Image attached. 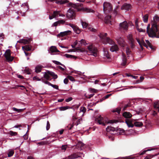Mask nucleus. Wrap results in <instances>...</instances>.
<instances>
[{"label":"nucleus","instance_id":"1","mask_svg":"<svg viewBox=\"0 0 159 159\" xmlns=\"http://www.w3.org/2000/svg\"><path fill=\"white\" fill-rule=\"evenodd\" d=\"M159 24V17L155 15L151 22L152 27L148 24L147 27V32L148 36L151 37L159 38V30L158 26Z\"/></svg>","mask_w":159,"mask_h":159},{"label":"nucleus","instance_id":"2","mask_svg":"<svg viewBox=\"0 0 159 159\" xmlns=\"http://www.w3.org/2000/svg\"><path fill=\"white\" fill-rule=\"evenodd\" d=\"M107 35V33L101 34L99 35V37L103 43L105 44L108 43L110 45H112L110 48L111 51L114 52L118 51L119 48L117 45L116 44L114 41L110 38L107 37H106Z\"/></svg>","mask_w":159,"mask_h":159},{"label":"nucleus","instance_id":"3","mask_svg":"<svg viewBox=\"0 0 159 159\" xmlns=\"http://www.w3.org/2000/svg\"><path fill=\"white\" fill-rule=\"evenodd\" d=\"M103 10L104 13L107 14L110 13L112 9V5L109 2H105L103 4Z\"/></svg>","mask_w":159,"mask_h":159},{"label":"nucleus","instance_id":"4","mask_svg":"<svg viewBox=\"0 0 159 159\" xmlns=\"http://www.w3.org/2000/svg\"><path fill=\"white\" fill-rule=\"evenodd\" d=\"M88 49L90 53V55L97 57L98 56V51L97 48L92 44L88 47Z\"/></svg>","mask_w":159,"mask_h":159},{"label":"nucleus","instance_id":"5","mask_svg":"<svg viewBox=\"0 0 159 159\" xmlns=\"http://www.w3.org/2000/svg\"><path fill=\"white\" fill-rule=\"evenodd\" d=\"M75 12L74 10L72 8H70L67 11L66 17L70 20H72L75 18Z\"/></svg>","mask_w":159,"mask_h":159},{"label":"nucleus","instance_id":"6","mask_svg":"<svg viewBox=\"0 0 159 159\" xmlns=\"http://www.w3.org/2000/svg\"><path fill=\"white\" fill-rule=\"evenodd\" d=\"M4 56L8 61H11L14 59V57L11 56V50L10 49H7L6 51Z\"/></svg>","mask_w":159,"mask_h":159},{"label":"nucleus","instance_id":"7","mask_svg":"<svg viewBox=\"0 0 159 159\" xmlns=\"http://www.w3.org/2000/svg\"><path fill=\"white\" fill-rule=\"evenodd\" d=\"M95 121L99 125H102L104 126L105 125L104 119L101 115L99 116L96 118Z\"/></svg>","mask_w":159,"mask_h":159},{"label":"nucleus","instance_id":"8","mask_svg":"<svg viewBox=\"0 0 159 159\" xmlns=\"http://www.w3.org/2000/svg\"><path fill=\"white\" fill-rule=\"evenodd\" d=\"M127 38L129 40V42L130 45V47L131 48H133L135 46L134 44L135 41L133 37L132 34H129Z\"/></svg>","mask_w":159,"mask_h":159},{"label":"nucleus","instance_id":"9","mask_svg":"<svg viewBox=\"0 0 159 159\" xmlns=\"http://www.w3.org/2000/svg\"><path fill=\"white\" fill-rule=\"evenodd\" d=\"M82 154H83L81 153H74L68 156L66 158V159H74L75 158H77L79 157H81Z\"/></svg>","mask_w":159,"mask_h":159},{"label":"nucleus","instance_id":"10","mask_svg":"<svg viewBox=\"0 0 159 159\" xmlns=\"http://www.w3.org/2000/svg\"><path fill=\"white\" fill-rule=\"evenodd\" d=\"M119 25L120 29L121 30H127L128 27L127 23L125 21L120 23Z\"/></svg>","mask_w":159,"mask_h":159},{"label":"nucleus","instance_id":"11","mask_svg":"<svg viewBox=\"0 0 159 159\" xmlns=\"http://www.w3.org/2000/svg\"><path fill=\"white\" fill-rule=\"evenodd\" d=\"M136 39L142 48L143 46L146 47L147 48H148V46L146 44V43H145L143 39H142L141 40H140L138 38H136Z\"/></svg>","mask_w":159,"mask_h":159},{"label":"nucleus","instance_id":"12","mask_svg":"<svg viewBox=\"0 0 159 159\" xmlns=\"http://www.w3.org/2000/svg\"><path fill=\"white\" fill-rule=\"evenodd\" d=\"M48 52L51 55L54 54L52 53H53L58 52H59V51L57 49L56 47L54 46H51L49 49L48 50Z\"/></svg>","mask_w":159,"mask_h":159},{"label":"nucleus","instance_id":"13","mask_svg":"<svg viewBox=\"0 0 159 159\" xmlns=\"http://www.w3.org/2000/svg\"><path fill=\"white\" fill-rule=\"evenodd\" d=\"M104 57L105 59L108 60V61H111V57L109 54L108 53L107 50L105 48L103 49Z\"/></svg>","mask_w":159,"mask_h":159},{"label":"nucleus","instance_id":"14","mask_svg":"<svg viewBox=\"0 0 159 159\" xmlns=\"http://www.w3.org/2000/svg\"><path fill=\"white\" fill-rule=\"evenodd\" d=\"M131 8V5L130 4L125 3L121 7V9L124 10L125 12L128 11Z\"/></svg>","mask_w":159,"mask_h":159},{"label":"nucleus","instance_id":"15","mask_svg":"<svg viewBox=\"0 0 159 159\" xmlns=\"http://www.w3.org/2000/svg\"><path fill=\"white\" fill-rule=\"evenodd\" d=\"M118 43L121 46L125 47L126 45V43L124 39L121 38H120L116 39Z\"/></svg>","mask_w":159,"mask_h":159},{"label":"nucleus","instance_id":"16","mask_svg":"<svg viewBox=\"0 0 159 159\" xmlns=\"http://www.w3.org/2000/svg\"><path fill=\"white\" fill-rule=\"evenodd\" d=\"M53 16L55 18L58 17V16L64 17L65 15L60 13V11H53Z\"/></svg>","mask_w":159,"mask_h":159},{"label":"nucleus","instance_id":"17","mask_svg":"<svg viewBox=\"0 0 159 159\" xmlns=\"http://www.w3.org/2000/svg\"><path fill=\"white\" fill-rule=\"evenodd\" d=\"M65 22V21L63 20H61L55 22L52 25V26H57L61 24H64Z\"/></svg>","mask_w":159,"mask_h":159},{"label":"nucleus","instance_id":"18","mask_svg":"<svg viewBox=\"0 0 159 159\" xmlns=\"http://www.w3.org/2000/svg\"><path fill=\"white\" fill-rule=\"evenodd\" d=\"M42 81L45 84H48L49 85H50L53 88L57 89H58V86L57 85H54L48 82V81H44L43 78H42Z\"/></svg>","mask_w":159,"mask_h":159},{"label":"nucleus","instance_id":"19","mask_svg":"<svg viewBox=\"0 0 159 159\" xmlns=\"http://www.w3.org/2000/svg\"><path fill=\"white\" fill-rule=\"evenodd\" d=\"M71 31L70 30H67L64 32H61L60 34H58L57 35V37H63L66 35L70 34H71Z\"/></svg>","mask_w":159,"mask_h":159},{"label":"nucleus","instance_id":"20","mask_svg":"<svg viewBox=\"0 0 159 159\" xmlns=\"http://www.w3.org/2000/svg\"><path fill=\"white\" fill-rule=\"evenodd\" d=\"M22 49L24 51V52L25 55L26 56H27L29 55V53L28 52H26V51H30V47H29V45H26L25 46H22Z\"/></svg>","mask_w":159,"mask_h":159},{"label":"nucleus","instance_id":"21","mask_svg":"<svg viewBox=\"0 0 159 159\" xmlns=\"http://www.w3.org/2000/svg\"><path fill=\"white\" fill-rule=\"evenodd\" d=\"M48 71L46 72H43L42 73L43 76V77L44 79V80H45L44 79H46V80H48L50 79V74L48 73Z\"/></svg>","mask_w":159,"mask_h":159},{"label":"nucleus","instance_id":"22","mask_svg":"<svg viewBox=\"0 0 159 159\" xmlns=\"http://www.w3.org/2000/svg\"><path fill=\"white\" fill-rule=\"evenodd\" d=\"M123 116L126 118H130L132 115L129 112H125L123 113Z\"/></svg>","mask_w":159,"mask_h":159},{"label":"nucleus","instance_id":"23","mask_svg":"<svg viewBox=\"0 0 159 159\" xmlns=\"http://www.w3.org/2000/svg\"><path fill=\"white\" fill-rule=\"evenodd\" d=\"M122 62L121 63V65L122 66H125L126 63L127 59L125 55L123 53H122Z\"/></svg>","mask_w":159,"mask_h":159},{"label":"nucleus","instance_id":"24","mask_svg":"<svg viewBox=\"0 0 159 159\" xmlns=\"http://www.w3.org/2000/svg\"><path fill=\"white\" fill-rule=\"evenodd\" d=\"M111 16L110 15L107 16L104 19V21L107 24H111Z\"/></svg>","mask_w":159,"mask_h":159},{"label":"nucleus","instance_id":"25","mask_svg":"<svg viewBox=\"0 0 159 159\" xmlns=\"http://www.w3.org/2000/svg\"><path fill=\"white\" fill-rule=\"evenodd\" d=\"M43 66L41 65H37L35 68V71L36 73H38L40 72L42 70Z\"/></svg>","mask_w":159,"mask_h":159},{"label":"nucleus","instance_id":"26","mask_svg":"<svg viewBox=\"0 0 159 159\" xmlns=\"http://www.w3.org/2000/svg\"><path fill=\"white\" fill-rule=\"evenodd\" d=\"M22 70L23 72L26 74H30V70L28 67H25V68H23Z\"/></svg>","mask_w":159,"mask_h":159},{"label":"nucleus","instance_id":"27","mask_svg":"<svg viewBox=\"0 0 159 159\" xmlns=\"http://www.w3.org/2000/svg\"><path fill=\"white\" fill-rule=\"evenodd\" d=\"M154 108L155 110H157L158 111H159V101H157L154 103Z\"/></svg>","mask_w":159,"mask_h":159},{"label":"nucleus","instance_id":"28","mask_svg":"<svg viewBox=\"0 0 159 159\" xmlns=\"http://www.w3.org/2000/svg\"><path fill=\"white\" fill-rule=\"evenodd\" d=\"M79 47L83 45H86L87 44L85 40L83 39H82L80 41H79Z\"/></svg>","mask_w":159,"mask_h":159},{"label":"nucleus","instance_id":"29","mask_svg":"<svg viewBox=\"0 0 159 159\" xmlns=\"http://www.w3.org/2000/svg\"><path fill=\"white\" fill-rule=\"evenodd\" d=\"M156 157V155H149L145 157L144 159H155Z\"/></svg>","mask_w":159,"mask_h":159},{"label":"nucleus","instance_id":"30","mask_svg":"<svg viewBox=\"0 0 159 159\" xmlns=\"http://www.w3.org/2000/svg\"><path fill=\"white\" fill-rule=\"evenodd\" d=\"M17 43H23L25 44H28L29 43V40L25 39H22L17 41Z\"/></svg>","mask_w":159,"mask_h":159},{"label":"nucleus","instance_id":"31","mask_svg":"<svg viewBox=\"0 0 159 159\" xmlns=\"http://www.w3.org/2000/svg\"><path fill=\"white\" fill-rule=\"evenodd\" d=\"M73 30L77 34H79L81 32V30L77 26L75 27Z\"/></svg>","mask_w":159,"mask_h":159},{"label":"nucleus","instance_id":"32","mask_svg":"<svg viewBox=\"0 0 159 159\" xmlns=\"http://www.w3.org/2000/svg\"><path fill=\"white\" fill-rule=\"evenodd\" d=\"M82 121V119L81 118L79 119L77 121L75 122V123H74V124H72L71 125V127L70 128V129H71L72 127L74 126V125H75L76 126H77L79 124H80L81 123V122Z\"/></svg>","mask_w":159,"mask_h":159},{"label":"nucleus","instance_id":"33","mask_svg":"<svg viewBox=\"0 0 159 159\" xmlns=\"http://www.w3.org/2000/svg\"><path fill=\"white\" fill-rule=\"evenodd\" d=\"M48 73L50 75L52 76L54 79H56L57 78L58 76L54 72L52 71H48Z\"/></svg>","mask_w":159,"mask_h":159},{"label":"nucleus","instance_id":"34","mask_svg":"<svg viewBox=\"0 0 159 159\" xmlns=\"http://www.w3.org/2000/svg\"><path fill=\"white\" fill-rule=\"evenodd\" d=\"M134 125L136 127H140L143 126V123L142 122L136 121L134 123Z\"/></svg>","mask_w":159,"mask_h":159},{"label":"nucleus","instance_id":"35","mask_svg":"<svg viewBox=\"0 0 159 159\" xmlns=\"http://www.w3.org/2000/svg\"><path fill=\"white\" fill-rule=\"evenodd\" d=\"M125 123L129 127H133L134 126V125L129 120H126Z\"/></svg>","mask_w":159,"mask_h":159},{"label":"nucleus","instance_id":"36","mask_svg":"<svg viewBox=\"0 0 159 159\" xmlns=\"http://www.w3.org/2000/svg\"><path fill=\"white\" fill-rule=\"evenodd\" d=\"M84 10L86 12H94V11L89 8L85 7L84 8Z\"/></svg>","mask_w":159,"mask_h":159},{"label":"nucleus","instance_id":"37","mask_svg":"<svg viewBox=\"0 0 159 159\" xmlns=\"http://www.w3.org/2000/svg\"><path fill=\"white\" fill-rule=\"evenodd\" d=\"M65 56L67 58H71L74 59H75L77 57L75 56L72 55H69L68 54H66Z\"/></svg>","mask_w":159,"mask_h":159},{"label":"nucleus","instance_id":"38","mask_svg":"<svg viewBox=\"0 0 159 159\" xmlns=\"http://www.w3.org/2000/svg\"><path fill=\"white\" fill-rule=\"evenodd\" d=\"M70 108V107H69L68 106H66L64 107H60L59 108V109L60 111H62L66 110Z\"/></svg>","mask_w":159,"mask_h":159},{"label":"nucleus","instance_id":"39","mask_svg":"<svg viewBox=\"0 0 159 159\" xmlns=\"http://www.w3.org/2000/svg\"><path fill=\"white\" fill-rule=\"evenodd\" d=\"M146 44L147 45V46L148 48H150L151 49H153V47L151 44V43H150L149 41L148 40H146Z\"/></svg>","mask_w":159,"mask_h":159},{"label":"nucleus","instance_id":"40","mask_svg":"<svg viewBox=\"0 0 159 159\" xmlns=\"http://www.w3.org/2000/svg\"><path fill=\"white\" fill-rule=\"evenodd\" d=\"M81 23L83 28H85L87 27L88 25V24L85 21H81Z\"/></svg>","mask_w":159,"mask_h":159},{"label":"nucleus","instance_id":"41","mask_svg":"<svg viewBox=\"0 0 159 159\" xmlns=\"http://www.w3.org/2000/svg\"><path fill=\"white\" fill-rule=\"evenodd\" d=\"M86 110V109L84 107H81L80 108V112H82L83 113L82 115H83L84 113L85 112Z\"/></svg>","mask_w":159,"mask_h":159},{"label":"nucleus","instance_id":"42","mask_svg":"<svg viewBox=\"0 0 159 159\" xmlns=\"http://www.w3.org/2000/svg\"><path fill=\"white\" fill-rule=\"evenodd\" d=\"M56 3L58 4H63L66 3V1L64 0H60L56 1Z\"/></svg>","mask_w":159,"mask_h":159},{"label":"nucleus","instance_id":"43","mask_svg":"<svg viewBox=\"0 0 159 159\" xmlns=\"http://www.w3.org/2000/svg\"><path fill=\"white\" fill-rule=\"evenodd\" d=\"M14 152L13 150H11L9 151L7 155L8 157H11L14 154Z\"/></svg>","mask_w":159,"mask_h":159},{"label":"nucleus","instance_id":"44","mask_svg":"<svg viewBox=\"0 0 159 159\" xmlns=\"http://www.w3.org/2000/svg\"><path fill=\"white\" fill-rule=\"evenodd\" d=\"M120 110L121 108L119 107L113 110L112 111L113 112H116L118 113V114H119L120 113Z\"/></svg>","mask_w":159,"mask_h":159},{"label":"nucleus","instance_id":"45","mask_svg":"<svg viewBox=\"0 0 159 159\" xmlns=\"http://www.w3.org/2000/svg\"><path fill=\"white\" fill-rule=\"evenodd\" d=\"M75 49L78 52H84V50L83 48H76Z\"/></svg>","mask_w":159,"mask_h":159},{"label":"nucleus","instance_id":"46","mask_svg":"<svg viewBox=\"0 0 159 159\" xmlns=\"http://www.w3.org/2000/svg\"><path fill=\"white\" fill-rule=\"evenodd\" d=\"M84 144L83 143L81 142L78 143L77 145V146L78 147H79V146H80L81 150L82 149V148L84 147Z\"/></svg>","mask_w":159,"mask_h":159},{"label":"nucleus","instance_id":"47","mask_svg":"<svg viewBox=\"0 0 159 159\" xmlns=\"http://www.w3.org/2000/svg\"><path fill=\"white\" fill-rule=\"evenodd\" d=\"M52 62H53V63L55 64L56 65H61L64 66V67H65V66L64 65L62 64L61 62H60L59 61H53Z\"/></svg>","mask_w":159,"mask_h":159},{"label":"nucleus","instance_id":"48","mask_svg":"<svg viewBox=\"0 0 159 159\" xmlns=\"http://www.w3.org/2000/svg\"><path fill=\"white\" fill-rule=\"evenodd\" d=\"M8 134H10L11 136H15L17 134V133L12 131H10L8 132Z\"/></svg>","mask_w":159,"mask_h":159},{"label":"nucleus","instance_id":"49","mask_svg":"<svg viewBox=\"0 0 159 159\" xmlns=\"http://www.w3.org/2000/svg\"><path fill=\"white\" fill-rule=\"evenodd\" d=\"M143 20L145 22H147L148 20V16L147 15H146L143 17Z\"/></svg>","mask_w":159,"mask_h":159},{"label":"nucleus","instance_id":"50","mask_svg":"<svg viewBox=\"0 0 159 159\" xmlns=\"http://www.w3.org/2000/svg\"><path fill=\"white\" fill-rule=\"evenodd\" d=\"M118 122V121L116 120H111L108 121L107 122V123L113 124L114 123H116Z\"/></svg>","mask_w":159,"mask_h":159},{"label":"nucleus","instance_id":"51","mask_svg":"<svg viewBox=\"0 0 159 159\" xmlns=\"http://www.w3.org/2000/svg\"><path fill=\"white\" fill-rule=\"evenodd\" d=\"M88 30L89 31H91L93 32H95L96 30L91 27H88Z\"/></svg>","mask_w":159,"mask_h":159},{"label":"nucleus","instance_id":"52","mask_svg":"<svg viewBox=\"0 0 159 159\" xmlns=\"http://www.w3.org/2000/svg\"><path fill=\"white\" fill-rule=\"evenodd\" d=\"M126 52L127 55H129L131 51L128 47H126Z\"/></svg>","mask_w":159,"mask_h":159},{"label":"nucleus","instance_id":"53","mask_svg":"<svg viewBox=\"0 0 159 159\" xmlns=\"http://www.w3.org/2000/svg\"><path fill=\"white\" fill-rule=\"evenodd\" d=\"M29 126L28 125V130L27 131V134H26L24 136L23 138L25 140H26L28 139V134H27V133L28 132L29 128Z\"/></svg>","mask_w":159,"mask_h":159},{"label":"nucleus","instance_id":"54","mask_svg":"<svg viewBox=\"0 0 159 159\" xmlns=\"http://www.w3.org/2000/svg\"><path fill=\"white\" fill-rule=\"evenodd\" d=\"M43 78V77H41V78H39L37 77H34L33 78V80H37V81H40V80H42V78ZM43 79V80H44V79ZM44 81H45L44 80Z\"/></svg>","mask_w":159,"mask_h":159},{"label":"nucleus","instance_id":"55","mask_svg":"<svg viewBox=\"0 0 159 159\" xmlns=\"http://www.w3.org/2000/svg\"><path fill=\"white\" fill-rule=\"evenodd\" d=\"M94 94L93 93L91 94L90 95H88L87 94H85V97L88 98H90L91 97H93L94 95Z\"/></svg>","mask_w":159,"mask_h":159},{"label":"nucleus","instance_id":"56","mask_svg":"<svg viewBox=\"0 0 159 159\" xmlns=\"http://www.w3.org/2000/svg\"><path fill=\"white\" fill-rule=\"evenodd\" d=\"M12 109L13 111H17L18 112H20L23 110L22 109H18L15 107H13Z\"/></svg>","mask_w":159,"mask_h":159},{"label":"nucleus","instance_id":"57","mask_svg":"<svg viewBox=\"0 0 159 159\" xmlns=\"http://www.w3.org/2000/svg\"><path fill=\"white\" fill-rule=\"evenodd\" d=\"M50 128V124L48 121L47 122V125L46 127V130H48Z\"/></svg>","mask_w":159,"mask_h":159},{"label":"nucleus","instance_id":"58","mask_svg":"<svg viewBox=\"0 0 159 159\" xmlns=\"http://www.w3.org/2000/svg\"><path fill=\"white\" fill-rule=\"evenodd\" d=\"M136 28L137 30L139 32H145V30L141 28H139V26L136 27Z\"/></svg>","mask_w":159,"mask_h":159},{"label":"nucleus","instance_id":"59","mask_svg":"<svg viewBox=\"0 0 159 159\" xmlns=\"http://www.w3.org/2000/svg\"><path fill=\"white\" fill-rule=\"evenodd\" d=\"M67 78L70 81H75L74 78L72 76H68Z\"/></svg>","mask_w":159,"mask_h":159},{"label":"nucleus","instance_id":"60","mask_svg":"<svg viewBox=\"0 0 159 159\" xmlns=\"http://www.w3.org/2000/svg\"><path fill=\"white\" fill-rule=\"evenodd\" d=\"M115 129L114 128L110 127H107L106 128V130L107 131H111Z\"/></svg>","mask_w":159,"mask_h":159},{"label":"nucleus","instance_id":"61","mask_svg":"<svg viewBox=\"0 0 159 159\" xmlns=\"http://www.w3.org/2000/svg\"><path fill=\"white\" fill-rule=\"evenodd\" d=\"M150 151V149H148L147 150H145L141 152H140L139 153L140 155H143L145 154L147 151Z\"/></svg>","mask_w":159,"mask_h":159},{"label":"nucleus","instance_id":"62","mask_svg":"<svg viewBox=\"0 0 159 159\" xmlns=\"http://www.w3.org/2000/svg\"><path fill=\"white\" fill-rule=\"evenodd\" d=\"M111 95V94H108L103 97V99H106L108 98Z\"/></svg>","mask_w":159,"mask_h":159},{"label":"nucleus","instance_id":"63","mask_svg":"<svg viewBox=\"0 0 159 159\" xmlns=\"http://www.w3.org/2000/svg\"><path fill=\"white\" fill-rule=\"evenodd\" d=\"M67 148V145H62L61 146V149L64 150H65Z\"/></svg>","mask_w":159,"mask_h":159},{"label":"nucleus","instance_id":"64","mask_svg":"<svg viewBox=\"0 0 159 159\" xmlns=\"http://www.w3.org/2000/svg\"><path fill=\"white\" fill-rule=\"evenodd\" d=\"M134 158L133 157H131L130 156L127 157H125L123 158V159H133Z\"/></svg>","mask_w":159,"mask_h":159}]
</instances>
